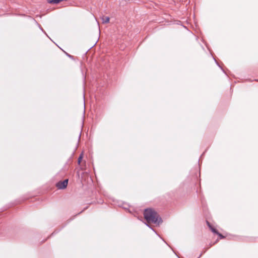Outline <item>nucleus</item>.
Here are the masks:
<instances>
[{"label":"nucleus","mask_w":258,"mask_h":258,"mask_svg":"<svg viewBox=\"0 0 258 258\" xmlns=\"http://www.w3.org/2000/svg\"><path fill=\"white\" fill-rule=\"evenodd\" d=\"M83 158V153H81L78 158V164H80L81 163V162L82 161V158Z\"/></svg>","instance_id":"39448f33"},{"label":"nucleus","mask_w":258,"mask_h":258,"mask_svg":"<svg viewBox=\"0 0 258 258\" xmlns=\"http://www.w3.org/2000/svg\"><path fill=\"white\" fill-rule=\"evenodd\" d=\"M220 237V238H224V236L220 233H219V234H217Z\"/></svg>","instance_id":"423d86ee"},{"label":"nucleus","mask_w":258,"mask_h":258,"mask_svg":"<svg viewBox=\"0 0 258 258\" xmlns=\"http://www.w3.org/2000/svg\"><path fill=\"white\" fill-rule=\"evenodd\" d=\"M103 23H108L109 22L110 18L108 17L102 16L101 18Z\"/></svg>","instance_id":"20e7f679"},{"label":"nucleus","mask_w":258,"mask_h":258,"mask_svg":"<svg viewBox=\"0 0 258 258\" xmlns=\"http://www.w3.org/2000/svg\"><path fill=\"white\" fill-rule=\"evenodd\" d=\"M68 184V179H65L62 181H59L56 184L58 189H64L67 187Z\"/></svg>","instance_id":"f03ea898"},{"label":"nucleus","mask_w":258,"mask_h":258,"mask_svg":"<svg viewBox=\"0 0 258 258\" xmlns=\"http://www.w3.org/2000/svg\"><path fill=\"white\" fill-rule=\"evenodd\" d=\"M144 216L145 219L149 223H152L156 225H159L162 222L161 218L152 209H145L144 212Z\"/></svg>","instance_id":"f257e3e1"},{"label":"nucleus","mask_w":258,"mask_h":258,"mask_svg":"<svg viewBox=\"0 0 258 258\" xmlns=\"http://www.w3.org/2000/svg\"><path fill=\"white\" fill-rule=\"evenodd\" d=\"M207 225H208L209 227L210 228V229L211 230V231L214 233H216V234H219V232H218V231L215 229L214 228H213L211 225L210 224V222H208V221H207Z\"/></svg>","instance_id":"7ed1b4c3"}]
</instances>
